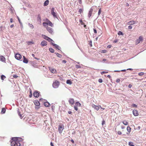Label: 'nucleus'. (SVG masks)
<instances>
[{
	"mask_svg": "<svg viewBox=\"0 0 146 146\" xmlns=\"http://www.w3.org/2000/svg\"><path fill=\"white\" fill-rule=\"evenodd\" d=\"M37 21H39L40 23H41V18L40 16L39 15H38L37 18Z\"/></svg>",
	"mask_w": 146,
	"mask_h": 146,
	"instance_id": "aec40b11",
	"label": "nucleus"
},
{
	"mask_svg": "<svg viewBox=\"0 0 146 146\" xmlns=\"http://www.w3.org/2000/svg\"><path fill=\"white\" fill-rule=\"evenodd\" d=\"M135 23V22L134 21H130L127 23V24L128 25H132Z\"/></svg>",
	"mask_w": 146,
	"mask_h": 146,
	"instance_id": "6ab92c4d",
	"label": "nucleus"
},
{
	"mask_svg": "<svg viewBox=\"0 0 146 146\" xmlns=\"http://www.w3.org/2000/svg\"><path fill=\"white\" fill-rule=\"evenodd\" d=\"M18 20H19V23H21V22L20 20L19 19L18 17Z\"/></svg>",
	"mask_w": 146,
	"mask_h": 146,
	"instance_id": "338daca9",
	"label": "nucleus"
},
{
	"mask_svg": "<svg viewBox=\"0 0 146 146\" xmlns=\"http://www.w3.org/2000/svg\"><path fill=\"white\" fill-rule=\"evenodd\" d=\"M92 107L97 110H98L99 109V106L94 104L92 105Z\"/></svg>",
	"mask_w": 146,
	"mask_h": 146,
	"instance_id": "f3484780",
	"label": "nucleus"
},
{
	"mask_svg": "<svg viewBox=\"0 0 146 146\" xmlns=\"http://www.w3.org/2000/svg\"><path fill=\"white\" fill-rule=\"evenodd\" d=\"M120 80L119 79H118L116 80V82H120Z\"/></svg>",
	"mask_w": 146,
	"mask_h": 146,
	"instance_id": "5fc2aeb1",
	"label": "nucleus"
},
{
	"mask_svg": "<svg viewBox=\"0 0 146 146\" xmlns=\"http://www.w3.org/2000/svg\"><path fill=\"white\" fill-rule=\"evenodd\" d=\"M47 22H43V23H42V25H43V26L46 27V25H47Z\"/></svg>",
	"mask_w": 146,
	"mask_h": 146,
	"instance_id": "f704fd0d",
	"label": "nucleus"
},
{
	"mask_svg": "<svg viewBox=\"0 0 146 146\" xmlns=\"http://www.w3.org/2000/svg\"><path fill=\"white\" fill-rule=\"evenodd\" d=\"M52 44L54 46H55L57 48V49H59V47L58 45L55 44H54L53 43H52Z\"/></svg>",
	"mask_w": 146,
	"mask_h": 146,
	"instance_id": "cd10ccee",
	"label": "nucleus"
},
{
	"mask_svg": "<svg viewBox=\"0 0 146 146\" xmlns=\"http://www.w3.org/2000/svg\"><path fill=\"white\" fill-rule=\"evenodd\" d=\"M23 62L26 64L28 62V60L27 59L25 56H23Z\"/></svg>",
	"mask_w": 146,
	"mask_h": 146,
	"instance_id": "dca6fc26",
	"label": "nucleus"
},
{
	"mask_svg": "<svg viewBox=\"0 0 146 146\" xmlns=\"http://www.w3.org/2000/svg\"><path fill=\"white\" fill-rule=\"evenodd\" d=\"M143 37L142 36H140L136 40L135 43L136 44H139L140 41H143Z\"/></svg>",
	"mask_w": 146,
	"mask_h": 146,
	"instance_id": "f03ea898",
	"label": "nucleus"
},
{
	"mask_svg": "<svg viewBox=\"0 0 146 146\" xmlns=\"http://www.w3.org/2000/svg\"><path fill=\"white\" fill-rule=\"evenodd\" d=\"M108 73V72H105V71H103V72H101V74L102 75L103 74H105V73Z\"/></svg>",
	"mask_w": 146,
	"mask_h": 146,
	"instance_id": "c03bdc74",
	"label": "nucleus"
},
{
	"mask_svg": "<svg viewBox=\"0 0 146 146\" xmlns=\"http://www.w3.org/2000/svg\"><path fill=\"white\" fill-rule=\"evenodd\" d=\"M47 45V42L45 40H43L42 41L41 43V45L42 46H46Z\"/></svg>",
	"mask_w": 146,
	"mask_h": 146,
	"instance_id": "ddd939ff",
	"label": "nucleus"
},
{
	"mask_svg": "<svg viewBox=\"0 0 146 146\" xmlns=\"http://www.w3.org/2000/svg\"><path fill=\"white\" fill-rule=\"evenodd\" d=\"M76 68H81V66L79 65H76Z\"/></svg>",
	"mask_w": 146,
	"mask_h": 146,
	"instance_id": "603ef678",
	"label": "nucleus"
},
{
	"mask_svg": "<svg viewBox=\"0 0 146 146\" xmlns=\"http://www.w3.org/2000/svg\"><path fill=\"white\" fill-rule=\"evenodd\" d=\"M40 94V93L38 91H35L34 92L33 95L36 98H38Z\"/></svg>",
	"mask_w": 146,
	"mask_h": 146,
	"instance_id": "0eeeda50",
	"label": "nucleus"
},
{
	"mask_svg": "<svg viewBox=\"0 0 146 146\" xmlns=\"http://www.w3.org/2000/svg\"><path fill=\"white\" fill-rule=\"evenodd\" d=\"M79 0V3L80 4H81L82 3V2L81 0Z\"/></svg>",
	"mask_w": 146,
	"mask_h": 146,
	"instance_id": "4d7b16f0",
	"label": "nucleus"
},
{
	"mask_svg": "<svg viewBox=\"0 0 146 146\" xmlns=\"http://www.w3.org/2000/svg\"><path fill=\"white\" fill-rule=\"evenodd\" d=\"M131 106L132 107H134L136 108L137 107V105H135V104H132L131 105Z\"/></svg>",
	"mask_w": 146,
	"mask_h": 146,
	"instance_id": "37998d69",
	"label": "nucleus"
},
{
	"mask_svg": "<svg viewBox=\"0 0 146 146\" xmlns=\"http://www.w3.org/2000/svg\"><path fill=\"white\" fill-rule=\"evenodd\" d=\"M106 52H107L106 50H102V51L101 52L105 53Z\"/></svg>",
	"mask_w": 146,
	"mask_h": 146,
	"instance_id": "a18cd8bd",
	"label": "nucleus"
},
{
	"mask_svg": "<svg viewBox=\"0 0 146 146\" xmlns=\"http://www.w3.org/2000/svg\"><path fill=\"white\" fill-rule=\"evenodd\" d=\"M49 3V1L48 0H47L44 2V6H47V5H48V4Z\"/></svg>",
	"mask_w": 146,
	"mask_h": 146,
	"instance_id": "b1692460",
	"label": "nucleus"
},
{
	"mask_svg": "<svg viewBox=\"0 0 146 146\" xmlns=\"http://www.w3.org/2000/svg\"><path fill=\"white\" fill-rule=\"evenodd\" d=\"M45 21L47 22V23H48V25H49L51 27H53V25L52 23L48 19H46Z\"/></svg>",
	"mask_w": 146,
	"mask_h": 146,
	"instance_id": "6e6552de",
	"label": "nucleus"
},
{
	"mask_svg": "<svg viewBox=\"0 0 146 146\" xmlns=\"http://www.w3.org/2000/svg\"><path fill=\"white\" fill-rule=\"evenodd\" d=\"M118 35H123V34L121 31H119L118 33Z\"/></svg>",
	"mask_w": 146,
	"mask_h": 146,
	"instance_id": "4c0bfd02",
	"label": "nucleus"
},
{
	"mask_svg": "<svg viewBox=\"0 0 146 146\" xmlns=\"http://www.w3.org/2000/svg\"><path fill=\"white\" fill-rule=\"evenodd\" d=\"M69 101L70 104H73L74 103V100L73 99L71 98L69 99Z\"/></svg>",
	"mask_w": 146,
	"mask_h": 146,
	"instance_id": "4be33fe9",
	"label": "nucleus"
},
{
	"mask_svg": "<svg viewBox=\"0 0 146 146\" xmlns=\"http://www.w3.org/2000/svg\"><path fill=\"white\" fill-rule=\"evenodd\" d=\"M98 82H100V83H102L103 82V80H102V79H99L98 80Z\"/></svg>",
	"mask_w": 146,
	"mask_h": 146,
	"instance_id": "09e8293b",
	"label": "nucleus"
},
{
	"mask_svg": "<svg viewBox=\"0 0 146 146\" xmlns=\"http://www.w3.org/2000/svg\"><path fill=\"white\" fill-rule=\"evenodd\" d=\"M18 115L20 116V117L21 119H22L23 117H22V115L20 113V112L19 111L18 112Z\"/></svg>",
	"mask_w": 146,
	"mask_h": 146,
	"instance_id": "ea45409f",
	"label": "nucleus"
},
{
	"mask_svg": "<svg viewBox=\"0 0 146 146\" xmlns=\"http://www.w3.org/2000/svg\"><path fill=\"white\" fill-rule=\"evenodd\" d=\"M126 71V70H121V71L122 72H125Z\"/></svg>",
	"mask_w": 146,
	"mask_h": 146,
	"instance_id": "774afa93",
	"label": "nucleus"
},
{
	"mask_svg": "<svg viewBox=\"0 0 146 146\" xmlns=\"http://www.w3.org/2000/svg\"><path fill=\"white\" fill-rule=\"evenodd\" d=\"M49 69L50 72L53 73H56V70L54 68H53L51 67H49Z\"/></svg>",
	"mask_w": 146,
	"mask_h": 146,
	"instance_id": "9b49d317",
	"label": "nucleus"
},
{
	"mask_svg": "<svg viewBox=\"0 0 146 146\" xmlns=\"http://www.w3.org/2000/svg\"><path fill=\"white\" fill-rule=\"evenodd\" d=\"M50 51L51 52H54V50L52 48H50L49 49Z\"/></svg>",
	"mask_w": 146,
	"mask_h": 146,
	"instance_id": "473e14b6",
	"label": "nucleus"
},
{
	"mask_svg": "<svg viewBox=\"0 0 146 146\" xmlns=\"http://www.w3.org/2000/svg\"><path fill=\"white\" fill-rule=\"evenodd\" d=\"M0 60L3 62H5L6 60L5 58L3 56H0Z\"/></svg>",
	"mask_w": 146,
	"mask_h": 146,
	"instance_id": "2eb2a0df",
	"label": "nucleus"
},
{
	"mask_svg": "<svg viewBox=\"0 0 146 146\" xmlns=\"http://www.w3.org/2000/svg\"><path fill=\"white\" fill-rule=\"evenodd\" d=\"M122 123L125 125H127L128 124V122L125 120L123 121L122 122Z\"/></svg>",
	"mask_w": 146,
	"mask_h": 146,
	"instance_id": "bb28decb",
	"label": "nucleus"
},
{
	"mask_svg": "<svg viewBox=\"0 0 146 146\" xmlns=\"http://www.w3.org/2000/svg\"><path fill=\"white\" fill-rule=\"evenodd\" d=\"M44 106L46 107H48L50 105V104L48 102H46L44 103Z\"/></svg>",
	"mask_w": 146,
	"mask_h": 146,
	"instance_id": "393cba45",
	"label": "nucleus"
},
{
	"mask_svg": "<svg viewBox=\"0 0 146 146\" xmlns=\"http://www.w3.org/2000/svg\"><path fill=\"white\" fill-rule=\"evenodd\" d=\"M141 127L140 126H138L137 127V129H138V130H140L141 129Z\"/></svg>",
	"mask_w": 146,
	"mask_h": 146,
	"instance_id": "13d9d810",
	"label": "nucleus"
},
{
	"mask_svg": "<svg viewBox=\"0 0 146 146\" xmlns=\"http://www.w3.org/2000/svg\"><path fill=\"white\" fill-rule=\"evenodd\" d=\"M92 11L93 9H91L88 13V17H90L91 16Z\"/></svg>",
	"mask_w": 146,
	"mask_h": 146,
	"instance_id": "412c9836",
	"label": "nucleus"
},
{
	"mask_svg": "<svg viewBox=\"0 0 146 146\" xmlns=\"http://www.w3.org/2000/svg\"><path fill=\"white\" fill-rule=\"evenodd\" d=\"M29 26L31 28V29H33L34 28V26L33 25L31 24H29Z\"/></svg>",
	"mask_w": 146,
	"mask_h": 146,
	"instance_id": "e433bc0d",
	"label": "nucleus"
},
{
	"mask_svg": "<svg viewBox=\"0 0 146 146\" xmlns=\"http://www.w3.org/2000/svg\"><path fill=\"white\" fill-rule=\"evenodd\" d=\"M32 96V91L31 89H30V94L29 95V97L31 98Z\"/></svg>",
	"mask_w": 146,
	"mask_h": 146,
	"instance_id": "2f4dec72",
	"label": "nucleus"
},
{
	"mask_svg": "<svg viewBox=\"0 0 146 146\" xmlns=\"http://www.w3.org/2000/svg\"><path fill=\"white\" fill-rule=\"evenodd\" d=\"M111 46H110V45H109V46H107V48H111Z\"/></svg>",
	"mask_w": 146,
	"mask_h": 146,
	"instance_id": "69168bd1",
	"label": "nucleus"
},
{
	"mask_svg": "<svg viewBox=\"0 0 146 146\" xmlns=\"http://www.w3.org/2000/svg\"><path fill=\"white\" fill-rule=\"evenodd\" d=\"M101 13V8H100L99 9V10L98 12V15H100V14Z\"/></svg>",
	"mask_w": 146,
	"mask_h": 146,
	"instance_id": "a19ab883",
	"label": "nucleus"
},
{
	"mask_svg": "<svg viewBox=\"0 0 146 146\" xmlns=\"http://www.w3.org/2000/svg\"><path fill=\"white\" fill-rule=\"evenodd\" d=\"M105 121H104V120H103L102 121V125H104V124H105Z\"/></svg>",
	"mask_w": 146,
	"mask_h": 146,
	"instance_id": "8fccbe9b",
	"label": "nucleus"
},
{
	"mask_svg": "<svg viewBox=\"0 0 146 146\" xmlns=\"http://www.w3.org/2000/svg\"><path fill=\"white\" fill-rule=\"evenodd\" d=\"M54 8L53 7L52 8L51 11V14L53 15L54 17L57 18V13L54 12Z\"/></svg>",
	"mask_w": 146,
	"mask_h": 146,
	"instance_id": "7ed1b4c3",
	"label": "nucleus"
},
{
	"mask_svg": "<svg viewBox=\"0 0 146 146\" xmlns=\"http://www.w3.org/2000/svg\"><path fill=\"white\" fill-rule=\"evenodd\" d=\"M44 38L45 39L48 40L49 42H51L52 41V39H51L50 38H49V37H48L45 35H44Z\"/></svg>",
	"mask_w": 146,
	"mask_h": 146,
	"instance_id": "9d476101",
	"label": "nucleus"
},
{
	"mask_svg": "<svg viewBox=\"0 0 146 146\" xmlns=\"http://www.w3.org/2000/svg\"><path fill=\"white\" fill-rule=\"evenodd\" d=\"M63 129V127L60 125L58 127V131L60 133H61Z\"/></svg>",
	"mask_w": 146,
	"mask_h": 146,
	"instance_id": "a211bd4d",
	"label": "nucleus"
},
{
	"mask_svg": "<svg viewBox=\"0 0 146 146\" xmlns=\"http://www.w3.org/2000/svg\"><path fill=\"white\" fill-rule=\"evenodd\" d=\"M133 115L135 116H137L139 115L138 111L135 110H133Z\"/></svg>",
	"mask_w": 146,
	"mask_h": 146,
	"instance_id": "1a4fd4ad",
	"label": "nucleus"
},
{
	"mask_svg": "<svg viewBox=\"0 0 146 146\" xmlns=\"http://www.w3.org/2000/svg\"><path fill=\"white\" fill-rule=\"evenodd\" d=\"M94 32L95 33H97V31L95 29H94Z\"/></svg>",
	"mask_w": 146,
	"mask_h": 146,
	"instance_id": "864d4df0",
	"label": "nucleus"
},
{
	"mask_svg": "<svg viewBox=\"0 0 146 146\" xmlns=\"http://www.w3.org/2000/svg\"><path fill=\"white\" fill-rule=\"evenodd\" d=\"M1 78L2 80H4V79L6 78V77L3 75H2L1 76Z\"/></svg>",
	"mask_w": 146,
	"mask_h": 146,
	"instance_id": "7c9ffc66",
	"label": "nucleus"
},
{
	"mask_svg": "<svg viewBox=\"0 0 146 146\" xmlns=\"http://www.w3.org/2000/svg\"><path fill=\"white\" fill-rule=\"evenodd\" d=\"M27 43L28 45H30L34 44V42L31 41H28L27 42Z\"/></svg>",
	"mask_w": 146,
	"mask_h": 146,
	"instance_id": "c85d7f7f",
	"label": "nucleus"
},
{
	"mask_svg": "<svg viewBox=\"0 0 146 146\" xmlns=\"http://www.w3.org/2000/svg\"><path fill=\"white\" fill-rule=\"evenodd\" d=\"M68 113L69 114H71L72 113V112L70 111H68Z\"/></svg>",
	"mask_w": 146,
	"mask_h": 146,
	"instance_id": "bf43d9fd",
	"label": "nucleus"
},
{
	"mask_svg": "<svg viewBox=\"0 0 146 146\" xmlns=\"http://www.w3.org/2000/svg\"><path fill=\"white\" fill-rule=\"evenodd\" d=\"M15 58L18 60H20L22 58V56L19 53H16L15 56Z\"/></svg>",
	"mask_w": 146,
	"mask_h": 146,
	"instance_id": "423d86ee",
	"label": "nucleus"
},
{
	"mask_svg": "<svg viewBox=\"0 0 146 146\" xmlns=\"http://www.w3.org/2000/svg\"><path fill=\"white\" fill-rule=\"evenodd\" d=\"M129 145L130 146H135L133 145V143L132 142H129Z\"/></svg>",
	"mask_w": 146,
	"mask_h": 146,
	"instance_id": "72a5a7b5",
	"label": "nucleus"
},
{
	"mask_svg": "<svg viewBox=\"0 0 146 146\" xmlns=\"http://www.w3.org/2000/svg\"><path fill=\"white\" fill-rule=\"evenodd\" d=\"M66 83L69 84H72V82L70 80H67L66 81Z\"/></svg>",
	"mask_w": 146,
	"mask_h": 146,
	"instance_id": "c756f323",
	"label": "nucleus"
},
{
	"mask_svg": "<svg viewBox=\"0 0 146 146\" xmlns=\"http://www.w3.org/2000/svg\"><path fill=\"white\" fill-rule=\"evenodd\" d=\"M35 105L37 106H39L40 105V103L38 100H35L34 101Z\"/></svg>",
	"mask_w": 146,
	"mask_h": 146,
	"instance_id": "4468645a",
	"label": "nucleus"
},
{
	"mask_svg": "<svg viewBox=\"0 0 146 146\" xmlns=\"http://www.w3.org/2000/svg\"><path fill=\"white\" fill-rule=\"evenodd\" d=\"M82 12V10L81 9H79L78 12L80 13H81Z\"/></svg>",
	"mask_w": 146,
	"mask_h": 146,
	"instance_id": "49530a36",
	"label": "nucleus"
},
{
	"mask_svg": "<svg viewBox=\"0 0 146 146\" xmlns=\"http://www.w3.org/2000/svg\"><path fill=\"white\" fill-rule=\"evenodd\" d=\"M128 29H132V26L131 25H129L128 27Z\"/></svg>",
	"mask_w": 146,
	"mask_h": 146,
	"instance_id": "6e6d98bb",
	"label": "nucleus"
},
{
	"mask_svg": "<svg viewBox=\"0 0 146 146\" xmlns=\"http://www.w3.org/2000/svg\"><path fill=\"white\" fill-rule=\"evenodd\" d=\"M16 137H13L12 138V141L11 142V146H20V143L17 141Z\"/></svg>",
	"mask_w": 146,
	"mask_h": 146,
	"instance_id": "f257e3e1",
	"label": "nucleus"
},
{
	"mask_svg": "<svg viewBox=\"0 0 146 146\" xmlns=\"http://www.w3.org/2000/svg\"><path fill=\"white\" fill-rule=\"evenodd\" d=\"M81 106V104L79 102H77L75 103V106H74V108L75 110L76 111H77L78 110V107H80Z\"/></svg>",
	"mask_w": 146,
	"mask_h": 146,
	"instance_id": "39448f33",
	"label": "nucleus"
},
{
	"mask_svg": "<svg viewBox=\"0 0 146 146\" xmlns=\"http://www.w3.org/2000/svg\"><path fill=\"white\" fill-rule=\"evenodd\" d=\"M144 73L143 72L139 73L138 75L139 76H141L144 75Z\"/></svg>",
	"mask_w": 146,
	"mask_h": 146,
	"instance_id": "c9c22d12",
	"label": "nucleus"
},
{
	"mask_svg": "<svg viewBox=\"0 0 146 146\" xmlns=\"http://www.w3.org/2000/svg\"><path fill=\"white\" fill-rule=\"evenodd\" d=\"M59 82L58 81H55L53 84V86L55 88H58L59 85Z\"/></svg>",
	"mask_w": 146,
	"mask_h": 146,
	"instance_id": "20e7f679",
	"label": "nucleus"
},
{
	"mask_svg": "<svg viewBox=\"0 0 146 146\" xmlns=\"http://www.w3.org/2000/svg\"><path fill=\"white\" fill-rule=\"evenodd\" d=\"M89 43L90 44L91 46H92V41H90V42Z\"/></svg>",
	"mask_w": 146,
	"mask_h": 146,
	"instance_id": "680f3d73",
	"label": "nucleus"
},
{
	"mask_svg": "<svg viewBox=\"0 0 146 146\" xmlns=\"http://www.w3.org/2000/svg\"><path fill=\"white\" fill-rule=\"evenodd\" d=\"M13 20L11 18L10 19V21L11 23H12L13 22Z\"/></svg>",
	"mask_w": 146,
	"mask_h": 146,
	"instance_id": "052dcab7",
	"label": "nucleus"
},
{
	"mask_svg": "<svg viewBox=\"0 0 146 146\" xmlns=\"http://www.w3.org/2000/svg\"><path fill=\"white\" fill-rule=\"evenodd\" d=\"M6 111V110L5 108H3L2 109V110L1 111V113L2 114H3L5 113Z\"/></svg>",
	"mask_w": 146,
	"mask_h": 146,
	"instance_id": "a878e982",
	"label": "nucleus"
},
{
	"mask_svg": "<svg viewBox=\"0 0 146 146\" xmlns=\"http://www.w3.org/2000/svg\"><path fill=\"white\" fill-rule=\"evenodd\" d=\"M46 29L47 31L50 33L52 34L53 33V30L52 28L47 27H46Z\"/></svg>",
	"mask_w": 146,
	"mask_h": 146,
	"instance_id": "f8f14e48",
	"label": "nucleus"
},
{
	"mask_svg": "<svg viewBox=\"0 0 146 146\" xmlns=\"http://www.w3.org/2000/svg\"><path fill=\"white\" fill-rule=\"evenodd\" d=\"M127 130L129 133H127V134H129L131 131V128L129 126H128L127 128Z\"/></svg>",
	"mask_w": 146,
	"mask_h": 146,
	"instance_id": "5701e85b",
	"label": "nucleus"
},
{
	"mask_svg": "<svg viewBox=\"0 0 146 146\" xmlns=\"http://www.w3.org/2000/svg\"><path fill=\"white\" fill-rule=\"evenodd\" d=\"M13 77L15 78H16L18 77V76L17 75L15 74L13 75Z\"/></svg>",
	"mask_w": 146,
	"mask_h": 146,
	"instance_id": "3c124183",
	"label": "nucleus"
},
{
	"mask_svg": "<svg viewBox=\"0 0 146 146\" xmlns=\"http://www.w3.org/2000/svg\"><path fill=\"white\" fill-rule=\"evenodd\" d=\"M56 54L58 57L60 58H61L62 56V55L61 54H60L58 53H57Z\"/></svg>",
	"mask_w": 146,
	"mask_h": 146,
	"instance_id": "79ce46f5",
	"label": "nucleus"
},
{
	"mask_svg": "<svg viewBox=\"0 0 146 146\" xmlns=\"http://www.w3.org/2000/svg\"><path fill=\"white\" fill-rule=\"evenodd\" d=\"M117 133V134L119 135H121L122 134L121 132L120 131H118Z\"/></svg>",
	"mask_w": 146,
	"mask_h": 146,
	"instance_id": "de8ad7c7",
	"label": "nucleus"
},
{
	"mask_svg": "<svg viewBox=\"0 0 146 146\" xmlns=\"http://www.w3.org/2000/svg\"><path fill=\"white\" fill-rule=\"evenodd\" d=\"M79 21L81 25H83L84 24V23L82 22V19L80 20Z\"/></svg>",
	"mask_w": 146,
	"mask_h": 146,
	"instance_id": "58836bf2",
	"label": "nucleus"
},
{
	"mask_svg": "<svg viewBox=\"0 0 146 146\" xmlns=\"http://www.w3.org/2000/svg\"><path fill=\"white\" fill-rule=\"evenodd\" d=\"M50 145L51 146H54L52 142L50 143Z\"/></svg>",
	"mask_w": 146,
	"mask_h": 146,
	"instance_id": "e2e57ef3",
	"label": "nucleus"
},
{
	"mask_svg": "<svg viewBox=\"0 0 146 146\" xmlns=\"http://www.w3.org/2000/svg\"><path fill=\"white\" fill-rule=\"evenodd\" d=\"M132 86V85L131 84H129V88H131Z\"/></svg>",
	"mask_w": 146,
	"mask_h": 146,
	"instance_id": "0e129e2a",
	"label": "nucleus"
}]
</instances>
